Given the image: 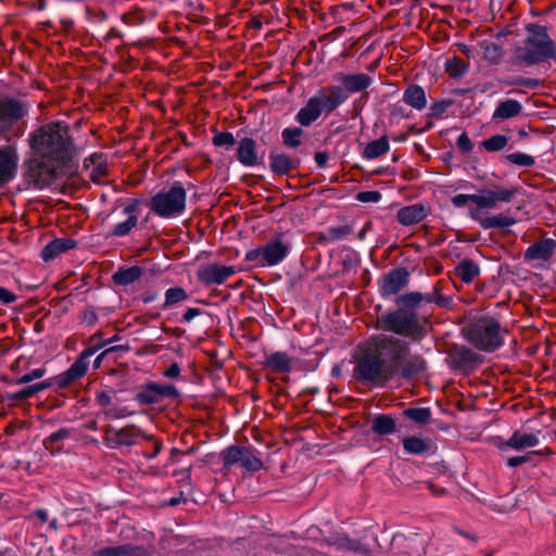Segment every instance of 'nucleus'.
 <instances>
[{"instance_id":"8fccbe9b","label":"nucleus","mask_w":556,"mask_h":556,"mask_svg":"<svg viewBox=\"0 0 556 556\" xmlns=\"http://www.w3.org/2000/svg\"><path fill=\"white\" fill-rule=\"evenodd\" d=\"M46 368L45 367H39V368H35L33 369L31 371L21 376L20 378L16 379L15 383L16 384H26V383H29L36 379H40L41 377H43L46 375Z\"/></svg>"},{"instance_id":"680f3d73","label":"nucleus","mask_w":556,"mask_h":556,"mask_svg":"<svg viewBox=\"0 0 556 556\" xmlns=\"http://www.w3.org/2000/svg\"><path fill=\"white\" fill-rule=\"evenodd\" d=\"M201 314V311L200 308H197V307H190L188 308L184 316H182V321L184 323H190L193 318H195L197 316H199Z\"/></svg>"},{"instance_id":"f704fd0d","label":"nucleus","mask_w":556,"mask_h":556,"mask_svg":"<svg viewBox=\"0 0 556 556\" xmlns=\"http://www.w3.org/2000/svg\"><path fill=\"white\" fill-rule=\"evenodd\" d=\"M143 274V268L140 266L119 267L112 276V279L117 286H128L137 281Z\"/></svg>"},{"instance_id":"6ab92c4d","label":"nucleus","mask_w":556,"mask_h":556,"mask_svg":"<svg viewBox=\"0 0 556 556\" xmlns=\"http://www.w3.org/2000/svg\"><path fill=\"white\" fill-rule=\"evenodd\" d=\"M139 202L130 201L123 207V214L126 215V219L116 224L111 230L110 236L112 237H125L129 235L138 226Z\"/></svg>"},{"instance_id":"4c0bfd02","label":"nucleus","mask_w":556,"mask_h":556,"mask_svg":"<svg viewBox=\"0 0 556 556\" xmlns=\"http://www.w3.org/2000/svg\"><path fill=\"white\" fill-rule=\"evenodd\" d=\"M189 298L187 291L181 287H173L165 291V301L163 308H169L178 303L187 301Z\"/></svg>"},{"instance_id":"b1692460","label":"nucleus","mask_w":556,"mask_h":556,"mask_svg":"<svg viewBox=\"0 0 556 556\" xmlns=\"http://www.w3.org/2000/svg\"><path fill=\"white\" fill-rule=\"evenodd\" d=\"M237 159L244 166H256L260 164L256 141L252 138H242L237 148Z\"/></svg>"},{"instance_id":"4468645a","label":"nucleus","mask_w":556,"mask_h":556,"mask_svg":"<svg viewBox=\"0 0 556 556\" xmlns=\"http://www.w3.org/2000/svg\"><path fill=\"white\" fill-rule=\"evenodd\" d=\"M178 394V390L173 384L149 382L137 392L135 400L141 405H153L164 397H176Z\"/></svg>"},{"instance_id":"4d7b16f0","label":"nucleus","mask_w":556,"mask_h":556,"mask_svg":"<svg viewBox=\"0 0 556 556\" xmlns=\"http://www.w3.org/2000/svg\"><path fill=\"white\" fill-rule=\"evenodd\" d=\"M381 198V194L378 191H363L357 193L356 199L361 202H378Z\"/></svg>"},{"instance_id":"864d4df0","label":"nucleus","mask_w":556,"mask_h":556,"mask_svg":"<svg viewBox=\"0 0 556 556\" xmlns=\"http://www.w3.org/2000/svg\"><path fill=\"white\" fill-rule=\"evenodd\" d=\"M456 146L463 153H469L472 150V142L466 132L458 136Z\"/></svg>"},{"instance_id":"09e8293b","label":"nucleus","mask_w":556,"mask_h":556,"mask_svg":"<svg viewBox=\"0 0 556 556\" xmlns=\"http://www.w3.org/2000/svg\"><path fill=\"white\" fill-rule=\"evenodd\" d=\"M236 143V139L231 132L223 131L213 137V144L216 147L230 148Z\"/></svg>"},{"instance_id":"c85d7f7f","label":"nucleus","mask_w":556,"mask_h":556,"mask_svg":"<svg viewBox=\"0 0 556 556\" xmlns=\"http://www.w3.org/2000/svg\"><path fill=\"white\" fill-rule=\"evenodd\" d=\"M92 556H149V553L141 546L125 544L101 548Z\"/></svg>"},{"instance_id":"f03ea898","label":"nucleus","mask_w":556,"mask_h":556,"mask_svg":"<svg viewBox=\"0 0 556 556\" xmlns=\"http://www.w3.org/2000/svg\"><path fill=\"white\" fill-rule=\"evenodd\" d=\"M29 146L36 157L55 169L76 155V147L65 122H50L29 135Z\"/></svg>"},{"instance_id":"412c9836","label":"nucleus","mask_w":556,"mask_h":556,"mask_svg":"<svg viewBox=\"0 0 556 556\" xmlns=\"http://www.w3.org/2000/svg\"><path fill=\"white\" fill-rule=\"evenodd\" d=\"M556 249V241L553 239H544L529 245L525 252V260L548 262Z\"/></svg>"},{"instance_id":"5fc2aeb1","label":"nucleus","mask_w":556,"mask_h":556,"mask_svg":"<svg viewBox=\"0 0 556 556\" xmlns=\"http://www.w3.org/2000/svg\"><path fill=\"white\" fill-rule=\"evenodd\" d=\"M104 413L108 417L113 419H121L131 415L126 407H109Z\"/></svg>"},{"instance_id":"2eb2a0df","label":"nucleus","mask_w":556,"mask_h":556,"mask_svg":"<svg viewBox=\"0 0 556 556\" xmlns=\"http://www.w3.org/2000/svg\"><path fill=\"white\" fill-rule=\"evenodd\" d=\"M27 113L26 103L11 98H0V130L8 129Z\"/></svg>"},{"instance_id":"1a4fd4ad","label":"nucleus","mask_w":556,"mask_h":556,"mask_svg":"<svg viewBox=\"0 0 556 556\" xmlns=\"http://www.w3.org/2000/svg\"><path fill=\"white\" fill-rule=\"evenodd\" d=\"M187 191L179 181L161 189L150 200V210L162 218L180 216L186 208Z\"/></svg>"},{"instance_id":"774afa93","label":"nucleus","mask_w":556,"mask_h":556,"mask_svg":"<svg viewBox=\"0 0 556 556\" xmlns=\"http://www.w3.org/2000/svg\"><path fill=\"white\" fill-rule=\"evenodd\" d=\"M459 358L464 363H472L475 361V354L470 350H464L459 353Z\"/></svg>"},{"instance_id":"a18cd8bd","label":"nucleus","mask_w":556,"mask_h":556,"mask_svg":"<svg viewBox=\"0 0 556 556\" xmlns=\"http://www.w3.org/2000/svg\"><path fill=\"white\" fill-rule=\"evenodd\" d=\"M508 143V138L504 135H494L481 142V146L488 152L502 151Z\"/></svg>"},{"instance_id":"9b49d317","label":"nucleus","mask_w":556,"mask_h":556,"mask_svg":"<svg viewBox=\"0 0 556 556\" xmlns=\"http://www.w3.org/2000/svg\"><path fill=\"white\" fill-rule=\"evenodd\" d=\"M96 348H88L84 350L76 361L71 365V367L64 372L37 383H34L30 387L33 395L45 391L53 386H56L60 389H64L72 384L74 381L83 378L88 370V359L96 353Z\"/></svg>"},{"instance_id":"cd10ccee","label":"nucleus","mask_w":556,"mask_h":556,"mask_svg":"<svg viewBox=\"0 0 556 556\" xmlns=\"http://www.w3.org/2000/svg\"><path fill=\"white\" fill-rule=\"evenodd\" d=\"M402 102L416 111H422L428 103L426 92L419 85H409L403 92Z\"/></svg>"},{"instance_id":"6e6d98bb","label":"nucleus","mask_w":556,"mask_h":556,"mask_svg":"<svg viewBox=\"0 0 556 556\" xmlns=\"http://www.w3.org/2000/svg\"><path fill=\"white\" fill-rule=\"evenodd\" d=\"M507 84L511 85V86H520V87H526V88L533 89V88H536L540 85V81L538 79H534V78L518 77L517 79H515L513 81H508Z\"/></svg>"},{"instance_id":"c03bdc74","label":"nucleus","mask_w":556,"mask_h":556,"mask_svg":"<svg viewBox=\"0 0 556 556\" xmlns=\"http://www.w3.org/2000/svg\"><path fill=\"white\" fill-rule=\"evenodd\" d=\"M445 70L451 77H460L466 74L468 63L457 56H454L446 62Z\"/></svg>"},{"instance_id":"e2e57ef3","label":"nucleus","mask_w":556,"mask_h":556,"mask_svg":"<svg viewBox=\"0 0 556 556\" xmlns=\"http://www.w3.org/2000/svg\"><path fill=\"white\" fill-rule=\"evenodd\" d=\"M180 375V367L178 364H172L165 371L164 376L170 379L177 378Z\"/></svg>"},{"instance_id":"bb28decb","label":"nucleus","mask_w":556,"mask_h":556,"mask_svg":"<svg viewBox=\"0 0 556 556\" xmlns=\"http://www.w3.org/2000/svg\"><path fill=\"white\" fill-rule=\"evenodd\" d=\"M539 442L540 440L538 434L517 430L503 445L500 446V448L504 450L505 447H509L516 451H520L527 447H534L539 444Z\"/></svg>"},{"instance_id":"58836bf2","label":"nucleus","mask_w":556,"mask_h":556,"mask_svg":"<svg viewBox=\"0 0 556 556\" xmlns=\"http://www.w3.org/2000/svg\"><path fill=\"white\" fill-rule=\"evenodd\" d=\"M241 466L248 471H258L263 468V462L256 455L255 451L250 447H244V453L241 459Z\"/></svg>"},{"instance_id":"f257e3e1","label":"nucleus","mask_w":556,"mask_h":556,"mask_svg":"<svg viewBox=\"0 0 556 556\" xmlns=\"http://www.w3.org/2000/svg\"><path fill=\"white\" fill-rule=\"evenodd\" d=\"M517 188L494 186L492 189H481L473 194H456L451 198L454 207L460 208L472 203L468 211L469 217L477 222L483 229L507 228L516 224L511 216L497 214L485 216L483 211L496 210L501 204L511 202L517 193Z\"/></svg>"},{"instance_id":"3c124183","label":"nucleus","mask_w":556,"mask_h":556,"mask_svg":"<svg viewBox=\"0 0 556 556\" xmlns=\"http://www.w3.org/2000/svg\"><path fill=\"white\" fill-rule=\"evenodd\" d=\"M122 20L128 26H137L143 23L144 14L142 11L136 10L125 13Z\"/></svg>"},{"instance_id":"338daca9","label":"nucleus","mask_w":556,"mask_h":556,"mask_svg":"<svg viewBox=\"0 0 556 556\" xmlns=\"http://www.w3.org/2000/svg\"><path fill=\"white\" fill-rule=\"evenodd\" d=\"M148 441H152L153 442V450H152V453L147 455L148 458H153L155 457L162 450V443L160 441H157L156 439H154V437L152 435V439H147Z\"/></svg>"},{"instance_id":"0e129e2a","label":"nucleus","mask_w":556,"mask_h":556,"mask_svg":"<svg viewBox=\"0 0 556 556\" xmlns=\"http://www.w3.org/2000/svg\"><path fill=\"white\" fill-rule=\"evenodd\" d=\"M328 154L326 152H317L315 154V162L319 168L326 167L328 163Z\"/></svg>"},{"instance_id":"603ef678","label":"nucleus","mask_w":556,"mask_h":556,"mask_svg":"<svg viewBox=\"0 0 556 556\" xmlns=\"http://www.w3.org/2000/svg\"><path fill=\"white\" fill-rule=\"evenodd\" d=\"M351 229L345 226L340 227H330L327 230V238L329 240H341L344 239L349 233Z\"/></svg>"},{"instance_id":"bf43d9fd","label":"nucleus","mask_w":556,"mask_h":556,"mask_svg":"<svg viewBox=\"0 0 556 556\" xmlns=\"http://www.w3.org/2000/svg\"><path fill=\"white\" fill-rule=\"evenodd\" d=\"M17 299L16 294L9 289L0 286V302L2 304H11Z\"/></svg>"},{"instance_id":"dca6fc26","label":"nucleus","mask_w":556,"mask_h":556,"mask_svg":"<svg viewBox=\"0 0 556 556\" xmlns=\"http://www.w3.org/2000/svg\"><path fill=\"white\" fill-rule=\"evenodd\" d=\"M237 271L238 270L235 266L211 263L202 266L198 270L197 276L198 279L205 286L222 285Z\"/></svg>"},{"instance_id":"052dcab7","label":"nucleus","mask_w":556,"mask_h":556,"mask_svg":"<svg viewBox=\"0 0 556 556\" xmlns=\"http://www.w3.org/2000/svg\"><path fill=\"white\" fill-rule=\"evenodd\" d=\"M31 396H33V393H31L30 387L28 386L17 392L11 394L10 399L14 400V401H22V400H25V399H28Z\"/></svg>"},{"instance_id":"49530a36","label":"nucleus","mask_w":556,"mask_h":556,"mask_svg":"<svg viewBox=\"0 0 556 556\" xmlns=\"http://www.w3.org/2000/svg\"><path fill=\"white\" fill-rule=\"evenodd\" d=\"M71 431L66 428L59 429L58 431L51 433L43 442L46 448L54 451H60L61 447L56 446L59 441L65 440L70 438Z\"/></svg>"},{"instance_id":"e433bc0d","label":"nucleus","mask_w":556,"mask_h":556,"mask_svg":"<svg viewBox=\"0 0 556 556\" xmlns=\"http://www.w3.org/2000/svg\"><path fill=\"white\" fill-rule=\"evenodd\" d=\"M455 271L463 282L469 283L480 274V268L475 262L464 260L456 266Z\"/></svg>"},{"instance_id":"72a5a7b5","label":"nucleus","mask_w":556,"mask_h":556,"mask_svg":"<svg viewBox=\"0 0 556 556\" xmlns=\"http://www.w3.org/2000/svg\"><path fill=\"white\" fill-rule=\"evenodd\" d=\"M390 150L389 138L387 135L381 136L379 139L369 141L362 151V157L365 160H375Z\"/></svg>"},{"instance_id":"7ed1b4c3","label":"nucleus","mask_w":556,"mask_h":556,"mask_svg":"<svg viewBox=\"0 0 556 556\" xmlns=\"http://www.w3.org/2000/svg\"><path fill=\"white\" fill-rule=\"evenodd\" d=\"M379 357L383 359L392 377L400 375L408 378L425 369V361L412 354L407 342L393 336L381 334L369 342Z\"/></svg>"},{"instance_id":"ea45409f","label":"nucleus","mask_w":556,"mask_h":556,"mask_svg":"<svg viewBox=\"0 0 556 556\" xmlns=\"http://www.w3.org/2000/svg\"><path fill=\"white\" fill-rule=\"evenodd\" d=\"M404 416L418 425H427L431 419V410L428 407L407 408Z\"/></svg>"},{"instance_id":"c756f323","label":"nucleus","mask_w":556,"mask_h":556,"mask_svg":"<svg viewBox=\"0 0 556 556\" xmlns=\"http://www.w3.org/2000/svg\"><path fill=\"white\" fill-rule=\"evenodd\" d=\"M76 242L72 239L59 238L49 242L41 251V258L45 262L58 257L60 254L75 248Z\"/></svg>"},{"instance_id":"0eeeda50","label":"nucleus","mask_w":556,"mask_h":556,"mask_svg":"<svg viewBox=\"0 0 556 556\" xmlns=\"http://www.w3.org/2000/svg\"><path fill=\"white\" fill-rule=\"evenodd\" d=\"M353 377L367 386H384L393 377L370 343L355 359Z\"/></svg>"},{"instance_id":"de8ad7c7","label":"nucleus","mask_w":556,"mask_h":556,"mask_svg":"<svg viewBox=\"0 0 556 556\" xmlns=\"http://www.w3.org/2000/svg\"><path fill=\"white\" fill-rule=\"evenodd\" d=\"M505 160L514 165L520 166V167H531L534 165L535 160L532 155L522 153V152H515L505 155Z\"/></svg>"},{"instance_id":"79ce46f5","label":"nucleus","mask_w":556,"mask_h":556,"mask_svg":"<svg viewBox=\"0 0 556 556\" xmlns=\"http://www.w3.org/2000/svg\"><path fill=\"white\" fill-rule=\"evenodd\" d=\"M245 446L231 445L227 447L223 453V462L226 468L231 467L235 464L241 463L242 455Z\"/></svg>"},{"instance_id":"393cba45","label":"nucleus","mask_w":556,"mask_h":556,"mask_svg":"<svg viewBox=\"0 0 556 556\" xmlns=\"http://www.w3.org/2000/svg\"><path fill=\"white\" fill-rule=\"evenodd\" d=\"M403 450L408 455H424L432 453L435 448L430 438H421L417 435H407L402 439Z\"/></svg>"},{"instance_id":"13d9d810","label":"nucleus","mask_w":556,"mask_h":556,"mask_svg":"<svg viewBox=\"0 0 556 556\" xmlns=\"http://www.w3.org/2000/svg\"><path fill=\"white\" fill-rule=\"evenodd\" d=\"M96 401L101 407L109 408L112 404V396L108 391H99L96 394Z\"/></svg>"},{"instance_id":"5701e85b","label":"nucleus","mask_w":556,"mask_h":556,"mask_svg":"<svg viewBox=\"0 0 556 556\" xmlns=\"http://www.w3.org/2000/svg\"><path fill=\"white\" fill-rule=\"evenodd\" d=\"M18 157L14 151L9 148H0V186L10 181L17 169Z\"/></svg>"},{"instance_id":"f3484780","label":"nucleus","mask_w":556,"mask_h":556,"mask_svg":"<svg viewBox=\"0 0 556 556\" xmlns=\"http://www.w3.org/2000/svg\"><path fill=\"white\" fill-rule=\"evenodd\" d=\"M324 544L333 547L338 552L354 553L369 556L370 549L361 540L352 539L344 533L336 534L324 540Z\"/></svg>"},{"instance_id":"aec40b11","label":"nucleus","mask_w":556,"mask_h":556,"mask_svg":"<svg viewBox=\"0 0 556 556\" xmlns=\"http://www.w3.org/2000/svg\"><path fill=\"white\" fill-rule=\"evenodd\" d=\"M430 207L424 203H414L401 207L396 213L397 222L403 226H412L427 218Z\"/></svg>"},{"instance_id":"2f4dec72","label":"nucleus","mask_w":556,"mask_h":556,"mask_svg":"<svg viewBox=\"0 0 556 556\" xmlns=\"http://www.w3.org/2000/svg\"><path fill=\"white\" fill-rule=\"evenodd\" d=\"M263 365L274 372H289L292 368V358L286 352H275L266 356Z\"/></svg>"},{"instance_id":"a878e982","label":"nucleus","mask_w":556,"mask_h":556,"mask_svg":"<svg viewBox=\"0 0 556 556\" xmlns=\"http://www.w3.org/2000/svg\"><path fill=\"white\" fill-rule=\"evenodd\" d=\"M338 80L343 85V90L349 93H356L368 88L372 78L365 73L341 74Z\"/></svg>"},{"instance_id":"4be33fe9","label":"nucleus","mask_w":556,"mask_h":556,"mask_svg":"<svg viewBox=\"0 0 556 556\" xmlns=\"http://www.w3.org/2000/svg\"><path fill=\"white\" fill-rule=\"evenodd\" d=\"M85 169L89 172V178L97 184H102L109 174L106 159L102 153H93L84 162Z\"/></svg>"},{"instance_id":"37998d69","label":"nucleus","mask_w":556,"mask_h":556,"mask_svg":"<svg viewBox=\"0 0 556 556\" xmlns=\"http://www.w3.org/2000/svg\"><path fill=\"white\" fill-rule=\"evenodd\" d=\"M424 300L430 302V298H425L420 292H409L397 298L396 303L408 308H416Z\"/></svg>"},{"instance_id":"7c9ffc66","label":"nucleus","mask_w":556,"mask_h":556,"mask_svg":"<svg viewBox=\"0 0 556 556\" xmlns=\"http://www.w3.org/2000/svg\"><path fill=\"white\" fill-rule=\"evenodd\" d=\"M522 105L515 99L501 101L493 112L492 119L495 122L505 121L518 116L521 113Z\"/></svg>"},{"instance_id":"69168bd1","label":"nucleus","mask_w":556,"mask_h":556,"mask_svg":"<svg viewBox=\"0 0 556 556\" xmlns=\"http://www.w3.org/2000/svg\"><path fill=\"white\" fill-rule=\"evenodd\" d=\"M528 460H529V457H527V456H513L507 459V465L513 468V467H517Z\"/></svg>"},{"instance_id":"6e6552de","label":"nucleus","mask_w":556,"mask_h":556,"mask_svg":"<svg viewBox=\"0 0 556 556\" xmlns=\"http://www.w3.org/2000/svg\"><path fill=\"white\" fill-rule=\"evenodd\" d=\"M507 330L493 316H481L468 327V340L480 351L494 352L504 344Z\"/></svg>"},{"instance_id":"a19ab883","label":"nucleus","mask_w":556,"mask_h":556,"mask_svg":"<svg viewBox=\"0 0 556 556\" xmlns=\"http://www.w3.org/2000/svg\"><path fill=\"white\" fill-rule=\"evenodd\" d=\"M303 130L300 127L285 128L281 132L282 143L288 148H298L302 143Z\"/></svg>"},{"instance_id":"20e7f679","label":"nucleus","mask_w":556,"mask_h":556,"mask_svg":"<svg viewBox=\"0 0 556 556\" xmlns=\"http://www.w3.org/2000/svg\"><path fill=\"white\" fill-rule=\"evenodd\" d=\"M529 36L522 46L515 50V61L519 65L531 66L552 59L556 62V43L544 26L531 24L527 27Z\"/></svg>"},{"instance_id":"39448f33","label":"nucleus","mask_w":556,"mask_h":556,"mask_svg":"<svg viewBox=\"0 0 556 556\" xmlns=\"http://www.w3.org/2000/svg\"><path fill=\"white\" fill-rule=\"evenodd\" d=\"M349 96L342 87L330 85L319 89L295 115V121L303 127L311 126L323 113L330 115L348 100Z\"/></svg>"},{"instance_id":"423d86ee","label":"nucleus","mask_w":556,"mask_h":556,"mask_svg":"<svg viewBox=\"0 0 556 556\" xmlns=\"http://www.w3.org/2000/svg\"><path fill=\"white\" fill-rule=\"evenodd\" d=\"M378 328L412 341H419L426 336V321L413 309L397 308L386 312L377 318Z\"/></svg>"},{"instance_id":"473e14b6","label":"nucleus","mask_w":556,"mask_h":556,"mask_svg":"<svg viewBox=\"0 0 556 556\" xmlns=\"http://www.w3.org/2000/svg\"><path fill=\"white\" fill-rule=\"evenodd\" d=\"M296 162L286 153H270L269 167L277 175H288L296 168Z\"/></svg>"},{"instance_id":"ddd939ff","label":"nucleus","mask_w":556,"mask_h":556,"mask_svg":"<svg viewBox=\"0 0 556 556\" xmlns=\"http://www.w3.org/2000/svg\"><path fill=\"white\" fill-rule=\"evenodd\" d=\"M144 439H152V435L146 434L135 425H128L117 430L108 431L104 441L109 447L115 448L136 445Z\"/></svg>"},{"instance_id":"a211bd4d","label":"nucleus","mask_w":556,"mask_h":556,"mask_svg":"<svg viewBox=\"0 0 556 556\" xmlns=\"http://www.w3.org/2000/svg\"><path fill=\"white\" fill-rule=\"evenodd\" d=\"M409 279V274L405 268L391 270L382 278L380 293L382 296H390L404 289Z\"/></svg>"},{"instance_id":"c9c22d12","label":"nucleus","mask_w":556,"mask_h":556,"mask_svg":"<svg viewBox=\"0 0 556 556\" xmlns=\"http://www.w3.org/2000/svg\"><path fill=\"white\" fill-rule=\"evenodd\" d=\"M395 420L389 414H380L376 416L371 422V430L379 435L391 434L395 431Z\"/></svg>"},{"instance_id":"f8f14e48","label":"nucleus","mask_w":556,"mask_h":556,"mask_svg":"<svg viewBox=\"0 0 556 556\" xmlns=\"http://www.w3.org/2000/svg\"><path fill=\"white\" fill-rule=\"evenodd\" d=\"M96 348H88L84 350L76 361L71 365V367L64 372L37 383H34L30 387L33 395L45 391L53 386H56L60 389H64L72 384L74 381L83 378L88 370V359L96 353Z\"/></svg>"},{"instance_id":"9d476101","label":"nucleus","mask_w":556,"mask_h":556,"mask_svg":"<svg viewBox=\"0 0 556 556\" xmlns=\"http://www.w3.org/2000/svg\"><path fill=\"white\" fill-rule=\"evenodd\" d=\"M290 243L282 233H277L267 243L245 253L244 260L255 267H273L280 264L290 253Z\"/></svg>"}]
</instances>
